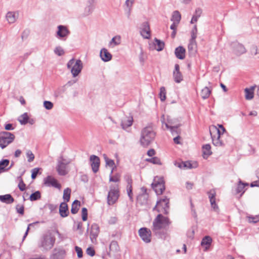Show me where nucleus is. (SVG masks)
Segmentation results:
<instances>
[{
	"mask_svg": "<svg viewBox=\"0 0 259 259\" xmlns=\"http://www.w3.org/2000/svg\"><path fill=\"white\" fill-rule=\"evenodd\" d=\"M170 224L171 221L168 217L159 214L153 222L152 231L158 238L165 240L168 236L166 230Z\"/></svg>",
	"mask_w": 259,
	"mask_h": 259,
	"instance_id": "f257e3e1",
	"label": "nucleus"
},
{
	"mask_svg": "<svg viewBox=\"0 0 259 259\" xmlns=\"http://www.w3.org/2000/svg\"><path fill=\"white\" fill-rule=\"evenodd\" d=\"M155 133L151 126L144 127L141 131L140 142L143 147L148 146L154 139Z\"/></svg>",
	"mask_w": 259,
	"mask_h": 259,
	"instance_id": "f03ea898",
	"label": "nucleus"
},
{
	"mask_svg": "<svg viewBox=\"0 0 259 259\" xmlns=\"http://www.w3.org/2000/svg\"><path fill=\"white\" fill-rule=\"evenodd\" d=\"M55 240V236L50 232H48L41 238L39 247L42 248V251L50 250L54 246Z\"/></svg>",
	"mask_w": 259,
	"mask_h": 259,
	"instance_id": "7ed1b4c3",
	"label": "nucleus"
},
{
	"mask_svg": "<svg viewBox=\"0 0 259 259\" xmlns=\"http://www.w3.org/2000/svg\"><path fill=\"white\" fill-rule=\"evenodd\" d=\"M67 67L68 69H71L72 76L75 77L81 72L83 65L80 60H75L74 58H72L68 62Z\"/></svg>",
	"mask_w": 259,
	"mask_h": 259,
	"instance_id": "20e7f679",
	"label": "nucleus"
},
{
	"mask_svg": "<svg viewBox=\"0 0 259 259\" xmlns=\"http://www.w3.org/2000/svg\"><path fill=\"white\" fill-rule=\"evenodd\" d=\"M210 134L212 141L213 144L215 146H223L225 143L222 140L223 135L221 131L213 126L211 130H210Z\"/></svg>",
	"mask_w": 259,
	"mask_h": 259,
	"instance_id": "39448f33",
	"label": "nucleus"
},
{
	"mask_svg": "<svg viewBox=\"0 0 259 259\" xmlns=\"http://www.w3.org/2000/svg\"><path fill=\"white\" fill-rule=\"evenodd\" d=\"M169 199L167 197L164 196L157 202L156 205L153 209H156L157 211L159 212L164 214H168L169 209Z\"/></svg>",
	"mask_w": 259,
	"mask_h": 259,
	"instance_id": "423d86ee",
	"label": "nucleus"
},
{
	"mask_svg": "<svg viewBox=\"0 0 259 259\" xmlns=\"http://www.w3.org/2000/svg\"><path fill=\"white\" fill-rule=\"evenodd\" d=\"M15 135L8 132H2L0 133V147L4 149L13 142Z\"/></svg>",
	"mask_w": 259,
	"mask_h": 259,
	"instance_id": "0eeeda50",
	"label": "nucleus"
},
{
	"mask_svg": "<svg viewBox=\"0 0 259 259\" xmlns=\"http://www.w3.org/2000/svg\"><path fill=\"white\" fill-rule=\"evenodd\" d=\"M119 196V191L118 185H111L107 196V203L109 205L114 204L118 200Z\"/></svg>",
	"mask_w": 259,
	"mask_h": 259,
	"instance_id": "6e6552de",
	"label": "nucleus"
},
{
	"mask_svg": "<svg viewBox=\"0 0 259 259\" xmlns=\"http://www.w3.org/2000/svg\"><path fill=\"white\" fill-rule=\"evenodd\" d=\"M151 185L157 195H161L165 190L164 182L162 178L155 177Z\"/></svg>",
	"mask_w": 259,
	"mask_h": 259,
	"instance_id": "1a4fd4ad",
	"label": "nucleus"
},
{
	"mask_svg": "<svg viewBox=\"0 0 259 259\" xmlns=\"http://www.w3.org/2000/svg\"><path fill=\"white\" fill-rule=\"evenodd\" d=\"M69 163V162L66 161L62 157L58 160L56 170L60 176H65L68 173L67 167Z\"/></svg>",
	"mask_w": 259,
	"mask_h": 259,
	"instance_id": "9d476101",
	"label": "nucleus"
},
{
	"mask_svg": "<svg viewBox=\"0 0 259 259\" xmlns=\"http://www.w3.org/2000/svg\"><path fill=\"white\" fill-rule=\"evenodd\" d=\"M139 235L145 243H149L151 240V231L147 228H141L139 229Z\"/></svg>",
	"mask_w": 259,
	"mask_h": 259,
	"instance_id": "9b49d317",
	"label": "nucleus"
},
{
	"mask_svg": "<svg viewBox=\"0 0 259 259\" xmlns=\"http://www.w3.org/2000/svg\"><path fill=\"white\" fill-rule=\"evenodd\" d=\"M57 28L56 37L59 39L65 40L70 33V31L66 26L64 25H59Z\"/></svg>",
	"mask_w": 259,
	"mask_h": 259,
	"instance_id": "f8f14e48",
	"label": "nucleus"
},
{
	"mask_svg": "<svg viewBox=\"0 0 259 259\" xmlns=\"http://www.w3.org/2000/svg\"><path fill=\"white\" fill-rule=\"evenodd\" d=\"M140 34L145 39H149L151 36L150 25L148 22H144L140 27Z\"/></svg>",
	"mask_w": 259,
	"mask_h": 259,
	"instance_id": "ddd939ff",
	"label": "nucleus"
},
{
	"mask_svg": "<svg viewBox=\"0 0 259 259\" xmlns=\"http://www.w3.org/2000/svg\"><path fill=\"white\" fill-rule=\"evenodd\" d=\"M90 160L93 172L96 173L99 170L100 163L99 157L95 155H92L90 156Z\"/></svg>",
	"mask_w": 259,
	"mask_h": 259,
	"instance_id": "4468645a",
	"label": "nucleus"
},
{
	"mask_svg": "<svg viewBox=\"0 0 259 259\" xmlns=\"http://www.w3.org/2000/svg\"><path fill=\"white\" fill-rule=\"evenodd\" d=\"M45 184L49 187H53L58 189L61 188V185L57 180L51 176H48L44 180Z\"/></svg>",
	"mask_w": 259,
	"mask_h": 259,
	"instance_id": "2eb2a0df",
	"label": "nucleus"
},
{
	"mask_svg": "<svg viewBox=\"0 0 259 259\" xmlns=\"http://www.w3.org/2000/svg\"><path fill=\"white\" fill-rule=\"evenodd\" d=\"M173 77L177 83H180L183 80V76L180 71V66L178 64L175 65V69L173 71Z\"/></svg>",
	"mask_w": 259,
	"mask_h": 259,
	"instance_id": "dca6fc26",
	"label": "nucleus"
},
{
	"mask_svg": "<svg viewBox=\"0 0 259 259\" xmlns=\"http://www.w3.org/2000/svg\"><path fill=\"white\" fill-rule=\"evenodd\" d=\"M207 194L212 208H213L214 210L216 211H218L219 210V207L215 203V197L216 193L214 190H210L207 192Z\"/></svg>",
	"mask_w": 259,
	"mask_h": 259,
	"instance_id": "f3484780",
	"label": "nucleus"
},
{
	"mask_svg": "<svg viewBox=\"0 0 259 259\" xmlns=\"http://www.w3.org/2000/svg\"><path fill=\"white\" fill-rule=\"evenodd\" d=\"M100 232V228L97 224H93L91 226L90 231V238L92 241L94 242V239L96 240Z\"/></svg>",
	"mask_w": 259,
	"mask_h": 259,
	"instance_id": "a211bd4d",
	"label": "nucleus"
},
{
	"mask_svg": "<svg viewBox=\"0 0 259 259\" xmlns=\"http://www.w3.org/2000/svg\"><path fill=\"white\" fill-rule=\"evenodd\" d=\"M59 214L62 218H65L68 216L69 211L68 205L66 202L61 203L59 206Z\"/></svg>",
	"mask_w": 259,
	"mask_h": 259,
	"instance_id": "6ab92c4d",
	"label": "nucleus"
},
{
	"mask_svg": "<svg viewBox=\"0 0 259 259\" xmlns=\"http://www.w3.org/2000/svg\"><path fill=\"white\" fill-rule=\"evenodd\" d=\"M166 127L169 130L172 136H178L181 133V130L179 127L181 126V124H176V125L170 126L168 123H165Z\"/></svg>",
	"mask_w": 259,
	"mask_h": 259,
	"instance_id": "aec40b11",
	"label": "nucleus"
},
{
	"mask_svg": "<svg viewBox=\"0 0 259 259\" xmlns=\"http://www.w3.org/2000/svg\"><path fill=\"white\" fill-rule=\"evenodd\" d=\"M100 56L104 62L109 61L112 59V55L105 48L101 50Z\"/></svg>",
	"mask_w": 259,
	"mask_h": 259,
	"instance_id": "412c9836",
	"label": "nucleus"
},
{
	"mask_svg": "<svg viewBox=\"0 0 259 259\" xmlns=\"http://www.w3.org/2000/svg\"><path fill=\"white\" fill-rule=\"evenodd\" d=\"M255 88L256 85H253L244 89L245 98L247 100H251L253 98L254 92Z\"/></svg>",
	"mask_w": 259,
	"mask_h": 259,
	"instance_id": "4be33fe9",
	"label": "nucleus"
},
{
	"mask_svg": "<svg viewBox=\"0 0 259 259\" xmlns=\"http://www.w3.org/2000/svg\"><path fill=\"white\" fill-rule=\"evenodd\" d=\"M231 47L233 49V52L237 56H240L242 53V46L237 41L233 42L231 44Z\"/></svg>",
	"mask_w": 259,
	"mask_h": 259,
	"instance_id": "5701e85b",
	"label": "nucleus"
},
{
	"mask_svg": "<svg viewBox=\"0 0 259 259\" xmlns=\"http://www.w3.org/2000/svg\"><path fill=\"white\" fill-rule=\"evenodd\" d=\"M185 49L182 46L177 47L175 51L176 57L181 60H183L185 58Z\"/></svg>",
	"mask_w": 259,
	"mask_h": 259,
	"instance_id": "b1692460",
	"label": "nucleus"
},
{
	"mask_svg": "<svg viewBox=\"0 0 259 259\" xmlns=\"http://www.w3.org/2000/svg\"><path fill=\"white\" fill-rule=\"evenodd\" d=\"M133 122V119L132 117H126L122 119L121 126L123 130H126V128L132 125Z\"/></svg>",
	"mask_w": 259,
	"mask_h": 259,
	"instance_id": "393cba45",
	"label": "nucleus"
},
{
	"mask_svg": "<svg viewBox=\"0 0 259 259\" xmlns=\"http://www.w3.org/2000/svg\"><path fill=\"white\" fill-rule=\"evenodd\" d=\"M243 182L239 180L237 186L235 188L234 193L237 197L240 198L243 195Z\"/></svg>",
	"mask_w": 259,
	"mask_h": 259,
	"instance_id": "a878e982",
	"label": "nucleus"
},
{
	"mask_svg": "<svg viewBox=\"0 0 259 259\" xmlns=\"http://www.w3.org/2000/svg\"><path fill=\"white\" fill-rule=\"evenodd\" d=\"M0 201L3 203L10 204L14 201V199L11 194H8L4 195H0Z\"/></svg>",
	"mask_w": 259,
	"mask_h": 259,
	"instance_id": "bb28decb",
	"label": "nucleus"
},
{
	"mask_svg": "<svg viewBox=\"0 0 259 259\" xmlns=\"http://www.w3.org/2000/svg\"><path fill=\"white\" fill-rule=\"evenodd\" d=\"M202 151L203 154V157L207 158L209 155L212 154L211 151V146L209 144H205L202 146Z\"/></svg>",
	"mask_w": 259,
	"mask_h": 259,
	"instance_id": "cd10ccee",
	"label": "nucleus"
},
{
	"mask_svg": "<svg viewBox=\"0 0 259 259\" xmlns=\"http://www.w3.org/2000/svg\"><path fill=\"white\" fill-rule=\"evenodd\" d=\"M212 242V239L209 236H205L202 240L201 242V246H206L205 248L207 249L209 247Z\"/></svg>",
	"mask_w": 259,
	"mask_h": 259,
	"instance_id": "c85d7f7f",
	"label": "nucleus"
},
{
	"mask_svg": "<svg viewBox=\"0 0 259 259\" xmlns=\"http://www.w3.org/2000/svg\"><path fill=\"white\" fill-rule=\"evenodd\" d=\"M80 205V202L79 201L77 200H74L72 204L71 212L72 214H76V213H77L79 209V206Z\"/></svg>",
	"mask_w": 259,
	"mask_h": 259,
	"instance_id": "c756f323",
	"label": "nucleus"
},
{
	"mask_svg": "<svg viewBox=\"0 0 259 259\" xmlns=\"http://www.w3.org/2000/svg\"><path fill=\"white\" fill-rule=\"evenodd\" d=\"M181 19V15L180 12L178 11H175L173 12L172 17L171 18V21L176 22L177 23H179Z\"/></svg>",
	"mask_w": 259,
	"mask_h": 259,
	"instance_id": "7c9ffc66",
	"label": "nucleus"
},
{
	"mask_svg": "<svg viewBox=\"0 0 259 259\" xmlns=\"http://www.w3.org/2000/svg\"><path fill=\"white\" fill-rule=\"evenodd\" d=\"M155 49L157 51H162L164 47V43L163 41L158 39L156 38L154 39Z\"/></svg>",
	"mask_w": 259,
	"mask_h": 259,
	"instance_id": "2f4dec72",
	"label": "nucleus"
},
{
	"mask_svg": "<svg viewBox=\"0 0 259 259\" xmlns=\"http://www.w3.org/2000/svg\"><path fill=\"white\" fill-rule=\"evenodd\" d=\"M6 19L9 23H13L16 20V16L14 12H9L6 15Z\"/></svg>",
	"mask_w": 259,
	"mask_h": 259,
	"instance_id": "473e14b6",
	"label": "nucleus"
},
{
	"mask_svg": "<svg viewBox=\"0 0 259 259\" xmlns=\"http://www.w3.org/2000/svg\"><path fill=\"white\" fill-rule=\"evenodd\" d=\"M95 8V5H87L84 10L83 16H87L91 15L94 11Z\"/></svg>",
	"mask_w": 259,
	"mask_h": 259,
	"instance_id": "72a5a7b5",
	"label": "nucleus"
},
{
	"mask_svg": "<svg viewBox=\"0 0 259 259\" xmlns=\"http://www.w3.org/2000/svg\"><path fill=\"white\" fill-rule=\"evenodd\" d=\"M162 118H163V120H161V122H162V124H165V123H168V124H169V125L170 126L176 125V124H180V123H179V121L177 119H176V118L172 119V118H170L169 117H168V118L167 119V122H164V115H162Z\"/></svg>",
	"mask_w": 259,
	"mask_h": 259,
	"instance_id": "f704fd0d",
	"label": "nucleus"
},
{
	"mask_svg": "<svg viewBox=\"0 0 259 259\" xmlns=\"http://www.w3.org/2000/svg\"><path fill=\"white\" fill-rule=\"evenodd\" d=\"M184 169H191L197 167V163L196 162H191L189 161H184L183 163Z\"/></svg>",
	"mask_w": 259,
	"mask_h": 259,
	"instance_id": "c9c22d12",
	"label": "nucleus"
},
{
	"mask_svg": "<svg viewBox=\"0 0 259 259\" xmlns=\"http://www.w3.org/2000/svg\"><path fill=\"white\" fill-rule=\"evenodd\" d=\"M109 250L110 251H112L113 252H116L119 251V247L117 241H111L109 245Z\"/></svg>",
	"mask_w": 259,
	"mask_h": 259,
	"instance_id": "e433bc0d",
	"label": "nucleus"
},
{
	"mask_svg": "<svg viewBox=\"0 0 259 259\" xmlns=\"http://www.w3.org/2000/svg\"><path fill=\"white\" fill-rule=\"evenodd\" d=\"M66 89L65 86H63L60 88H59L57 89L55 92H54V96L56 98L58 97H63V94L65 92Z\"/></svg>",
	"mask_w": 259,
	"mask_h": 259,
	"instance_id": "4c0bfd02",
	"label": "nucleus"
},
{
	"mask_svg": "<svg viewBox=\"0 0 259 259\" xmlns=\"http://www.w3.org/2000/svg\"><path fill=\"white\" fill-rule=\"evenodd\" d=\"M210 93V90L207 87H205L201 90L200 95L202 98L206 99L209 97Z\"/></svg>",
	"mask_w": 259,
	"mask_h": 259,
	"instance_id": "58836bf2",
	"label": "nucleus"
},
{
	"mask_svg": "<svg viewBox=\"0 0 259 259\" xmlns=\"http://www.w3.org/2000/svg\"><path fill=\"white\" fill-rule=\"evenodd\" d=\"M28 118L27 113H24L19 117L18 121L21 124L25 125L28 123Z\"/></svg>",
	"mask_w": 259,
	"mask_h": 259,
	"instance_id": "ea45409f",
	"label": "nucleus"
},
{
	"mask_svg": "<svg viewBox=\"0 0 259 259\" xmlns=\"http://www.w3.org/2000/svg\"><path fill=\"white\" fill-rule=\"evenodd\" d=\"M71 190L70 188H67L64 190L63 198L66 202L70 200Z\"/></svg>",
	"mask_w": 259,
	"mask_h": 259,
	"instance_id": "a19ab883",
	"label": "nucleus"
},
{
	"mask_svg": "<svg viewBox=\"0 0 259 259\" xmlns=\"http://www.w3.org/2000/svg\"><path fill=\"white\" fill-rule=\"evenodd\" d=\"M40 198L41 193L39 191H35V192L32 193L29 197L30 200L32 201L37 200Z\"/></svg>",
	"mask_w": 259,
	"mask_h": 259,
	"instance_id": "79ce46f5",
	"label": "nucleus"
},
{
	"mask_svg": "<svg viewBox=\"0 0 259 259\" xmlns=\"http://www.w3.org/2000/svg\"><path fill=\"white\" fill-rule=\"evenodd\" d=\"M9 163L10 161L8 159H3L0 161V170H6L5 167L9 165Z\"/></svg>",
	"mask_w": 259,
	"mask_h": 259,
	"instance_id": "37998d69",
	"label": "nucleus"
},
{
	"mask_svg": "<svg viewBox=\"0 0 259 259\" xmlns=\"http://www.w3.org/2000/svg\"><path fill=\"white\" fill-rule=\"evenodd\" d=\"M188 48L189 52L191 53H195L196 52V42L190 41Z\"/></svg>",
	"mask_w": 259,
	"mask_h": 259,
	"instance_id": "c03bdc74",
	"label": "nucleus"
},
{
	"mask_svg": "<svg viewBox=\"0 0 259 259\" xmlns=\"http://www.w3.org/2000/svg\"><path fill=\"white\" fill-rule=\"evenodd\" d=\"M146 161L155 164H161L160 159L157 157H153L151 158H147L146 159Z\"/></svg>",
	"mask_w": 259,
	"mask_h": 259,
	"instance_id": "a18cd8bd",
	"label": "nucleus"
},
{
	"mask_svg": "<svg viewBox=\"0 0 259 259\" xmlns=\"http://www.w3.org/2000/svg\"><path fill=\"white\" fill-rule=\"evenodd\" d=\"M159 97L161 101H165L166 99V90L163 87L160 89Z\"/></svg>",
	"mask_w": 259,
	"mask_h": 259,
	"instance_id": "49530a36",
	"label": "nucleus"
},
{
	"mask_svg": "<svg viewBox=\"0 0 259 259\" xmlns=\"http://www.w3.org/2000/svg\"><path fill=\"white\" fill-rule=\"evenodd\" d=\"M54 53L58 56H61L65 54V52L60 46L56 47L54 49Z\"/></svg>",
	"mask_w": 259,
	"mask_h": 259,
	"instance_id": "de8ad7c7",
	"label": "nucleus"
},
{
	"mask_svg": "<svg viewBox=\"0 0 259 259\" xmlns=\"http://www.w3.org/2000/svg\"><path fill=\"white\" fill-rule=\"evenodd\" d=\"M18 179L20 180V182L18 184V187L20 191H23L26 189V185L24 183L21 176L18 177Z\"/></svg>",
	"mask_w": 259,
	"mask_h": 259,
	"instance_id": "09e8293b",
	"label": "nucleus"
},
{
	"mask_svg": "<svg viewBox=\"0 0 259 259\" xmlns=\"http://www.w3.org/2000/svg\"><path fill=\"white\" fill-rule=\"evenodd\" d=\"M104 159L106 165H108L110 167H114L115 163L113 160L109 159L106 155H104Z\"/></svg>",
	"mask_w": 259,
	"mask_h": 259,
	"instance_id": "8fccbe9b",
	"label": "nucleus"
},
{
	"mask_svg": "<svg viewBox=\"0 0 259 259\" xmlns=\"http://www.w3.org/2000/svg\"><path fill=\"white\" fill-rule=\"evenodd\" d=\"M249 223H255L259 221V214L254 217H247Z\"/></svg>",
	"mask_w": 259,
	"mask_h": 259,
	"instance_id": "3c124183",
	"label": "nucleus"
},
{
	"mask_svg": "<svg viewBox=\"0 0 259 259\" xmlns=\"http://www.w3.org/2000/svg\"><path fill=\"white\" fill-rule=\"evenodd\" d=\"M26 156L28 162H31L33 161L34 159V155L30 150H28L27 151Z\"/></svg>",
	"mask_w": 259,
	"mask_h": 259,
	"instance_id": "603ef678",
	"label": "nucleus"
},
{
	"mask_svg": "<svg viewBox=\"0 0 259 259\" xmlns=\"http://www.w3.org/2000/svg\"><path fill=\"white\" fill-rule=\"evenodd\" d=\"M120 36H115L112 38L110 44L113 43L115 46L118 45L120 44Z\"/></svg>",
	"mask_w": 259,
	"mask_h": 259,
	"instance_id": "864d4df0",
	"label": "nucleus"
},
{
	"mask_svg": "<svg viewBox=\"0 0 259 259\" xmlns=\"http://www.w3.org/2000/svg\"><path fill=\"white\" fill-rule=\"evenodd\" d=\"M16 209L17 211V212L23 215L24 213V207L23 205H20V204H17L16 206Z\"/></svg>",
	"mask_w": 259,
	"mask_h": 259,
	"instance_id": "5fc2aeb1",
	"label": "nucleus"
},
{
	"mask_svg": "<svg viewBox=\"0 0 259 259\" xmlns=\"http://www.w3.org/2000/svg\"><path fill=\"white\" fill-rule=\"evenodd\" d=\"M256 176L258 181H254L250 184V186L259 187V168L256 170Z\"/></svg>",
	"mask_w": 259,
	"mask_h": 259,
	"instance_id": "6e6d98bb",
	"label": "nucleus"
},
{
	"mask_svg": "<svg viewBox=\"0 0 259 259\" xmlns=\"http://www.w3.org/2000/svg\"><path fill=\"white\" fill-rule=\"evenodd\" d=\"M82 219L83 221H85L88 219V210L85 207H83L81 210Z\"/></svg>",
	"mask_w": 259,
	"mask_h": 259,
	"instance_id": "4d7b16f0",
	"label": "nucleus"
},
{
	"mask_svg": "<svg viewBox=\"0 0 259 259\" xmlns=\"http://www.w3.org/2000/svg\"><path fill=\"white\" fill-rule=\"evenodd\" d=\"M44 106L46 109L51 110L53 107V104L50 101H45L44 102Z\"/></svg>",
	"mask_w": 259,
	"mask_h": 259,
	"instance_id": "13d9d810",
	"label": "nucleus"
},
{
	"mask_svg": "<svg viewBox=\"0 0 259 259\" xmlns=\"http://www.w3.org/2000/svg\"><path fill=\"white\" fill-rule=\"evenodd\" d=\"M120 181V177L118 175H115L114 176H110L109 181L113 182H118Z\"/></svg>",
	"mask_w": 259,
	"mask_h": 259,
	"instance_id": "bf43d9fd",
	"label": "nucleus"
},
{
	"mask_svg": "<svg viewBox=\"0 0 259 259\" xmlns=\"http://www.w3.org/2000/svg\"><path fill=\"white\" fill-rule=\"evenodd\" d=\"M75 251L77 253L78 257V258L82 257V256H83V252H82V249L80 247H78L77 246H75Z\"/></svg>",
	"mask_w": 259,
	"mask_h": 259,
	"instance_id": "052dcab7",
	"label": "nucleus"
},
{
	"mask_svg": "<svg viewBox=\"0 0 259 259\" xmlns=\"http://www.w3.org/2000/svg\"><path fill=\"white\" fill-rule=\"evenodd\" d=\"M39 168H34L32 169L31 170V179L34 180L36 178L38 171H39Z\"/></svg>",
	"mask_w": 259,
	"mask_h": 259,
	"instance_id": "680f3d73",
	"label": "nucleus"
},
{
	"mask_svg": "<svg viewBox=\"0 0 259 259\" xmlns=\"http://www.w3.org/2000/svg\"><path fill=\"white\" fill-rule=\"evenodd\" d=\"M38 222H36L35 223H31V224H29L28 225V227H27V230L23 236V239H22V241H23L25 238L26 237V236H27L28 235V232H29V230L30 229V227L31 226H33L34 224H37L38 223Z\"/></svg>",
	"mask_w": 259,
	"mask_h": 259,
	"instance_id": "e2e57ef3",
	"label": "nucleus"
},
{
	"mask_svg": "<svg viewBox=\"0 0 259 259\" xmlns=\"http://www.w3.org/2000/svg\"><path fill=\"white\" fill-rule=\"evenodd\" d=\"M194 229L192 228L191 229L187 231V235L188 237L192 239L194 237Z\"/></svg>",
	"mask_w": 259,
	"mask_h": 259,
	"instance_id": "0e129e2a",
	"label": "nucleus"
},
{
	"mask_svg": "<svg viewBox=\"0 0 259 259\" xmlns=\"http://www.w3.org/2000/svg\"><path fill=\"white\" fill-rule=\"evenodd\" d=\"M87 253L91 256H93L95 254V251L92 247H88L86 250Z\"/></svg>",
	"mask_w": 259,
	"mask_h": 259,
	"instance_id": "69168bd1",
	"label": "nucleus"
},
{
	"mask_svg": "<svg viewBox=\"0 0 259 259\" xmlns=\"http://www.w3.org/2000/svg\"><path fill=\"white\" fill-rule=\"evenodd\" d=\"M125 181L126 182L127 184H132L133 180L132 177L129 175H126L124 177Z\"/></svg>",
	"mask_w": 259,
	"mask_h": 259,
	"instance_id": "338daca9",
	"label": "nucleus"
},
{
	"mask_svg": "<svg viewBox=\"0 0 259 259\" xmlns=\"http://www.w3.org/2000/svg\"><path fill=\"white\" fill-rule=\"evenodd\" d=\"M135 0H126L125 5L127 8H132Z\"/></svg>",
	"mask_w": 259,
	"mask_h": 259,
	"instance_id": "774afa93",
	"label": "nucleus"
}]
</instances>
